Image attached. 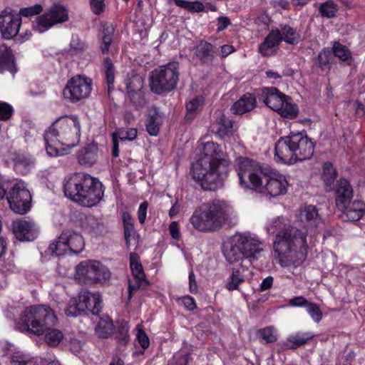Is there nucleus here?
Returning <instances> with one entry per match:
<instances>
[{
    "label": "nucleus",
    "mask_w": 365,
    "mask_h": 365,
    "mask_svg": "<svg viewBox=\"0 0 365 365\" xmlns=\"http://www.w3.org/2000/svg\"><path fill=\"white\" fill-rule=\"evenodd\" d=\"M267 230L270 234L276 232L273 249L275 259L282 267H298L302 264L307 255L306 232L284 224L280 217L273 219Z\"/></svg>",
    "instance_id": "nucleus-1"
},
{
    "label": "nucleus",
    "mask_w": 365,
    "mask_h": 365,
    "mask_svg": "<svg viewBox=\"0 0 365 365\" xmlns=\"http://www.w3.org/2000/svg\"><path fill=\"white\" fill-rule=\"evenodd\" d=\"M236 171L240 184L244 187L266 192L272 197L283 195L287 191V182L284 175L279 173L270 175L268 168L262 167L253 159L238 158L236 160Z\"/></svg>",
    "instance_id": "nucleus-2"
},
{
    "label": "nucleus",
    "mask_w": 365,
    "mask_h": 365,
    "mask_svg": "<svg viewBox=\"0 0 365 365\" xmlns=\"http://www.w3.org/2000/svg\"><path fill=\"white\" fill-rule=\"evenodd\" d=\"M227 165L220 145L208 141L203 145L202 156L192 166V178L203 190H215L223 185Z\"/></svg>",
    "instance_id": "nucleus-3"
},
{
    "label": "nucleus",
    "mask_w": 365,
    "mask_h": 365,
    "mask_svg": "<svg viewBox=\"0 0 365 365\" xmlns=\"http://www.w3.org/2000/svg\"><path fill=\"white\" fill-rule=\"evenodd\" d=\"M57 322L53 311L48 306L40 304L25 309L21 315L16 328L21 332L37 336L45 335V341L50 346H57L63 339L61 331L52 329Z\"/></svg>",
    "instance_id": "nucleus-4"
},
{
    "label": "nucleus",
    "mask_w": 365,
    "mask_h": 365,
    "mask_svg": "<svg viewBox=\"0 0 365 365\" xmlns=\"http://www.w3.org/2000/svg\"><path fill=\"white\" fill-rule=\"evenodd\" d=\"M81 124L76 115L58 118L45 132L46 150L51 157L64 155L80 141Z\"/></svg>",
    "instance_id": "nucleus-5"
},
{
    "label": "nucleus",
    "mask_w": 365,
    "mask_h": 365,
    "mask_svg": "<svg viewBox=\"0 0 365 365\" xmlns=\"http://www.w3.org/2000/svg\"><path fill=\"white\" fill-rule=\"evenodd\" d=\"M63 192L72 201L90 207L102 200L104 188L98 179L84 173H76L65 178Z\"/></svg>",
    "instance_id": "nucleus-6"
},
{
    "label": "nucleus",
    "mask_w": 365,
    "mask_h": 365,
    "mask_svg": "<svg viewBox=\"0 0 365 365\" xmlns=\"http://www.w3.org/2000/svg\"><path fill=\"white\" fill-rule=\"evenodd\" d=\"M230 217L229 205L222 200H215L197 208L190 219L195 229L200 232L219 230Z\"/></svg>",
    "instance_id": "nucleus-7"
},
{
    "label": "nucleus",
    "mask_w": 365,
    "mask_h": 365,
    "mask_svg": "<svg viewBox=\"0 0 365 365\" xmlns=\"http://www.w3.org/2000/svg\"><path fill=\"white\" fill-rule=\"evenodd\" d=\"M264 251V245L257 236L248 232H237L231 238L230 245L224 251L229 263H234L243 258L256 260Z\"/></svg>",
    "instance_id": "nucleus-8"
},
{
    "label": "nucleus",
    "mask_w": 365,
    "mask_h": 365,
    "mask_svg": "<svg viewBox=\"0 0 365 365\" xmlns=\"http://www.w3.org/2000/svg\"><path fill=\"white\" fill-rule=\"evenodd\" d=\"M353 189L345 179H340L336 187V205L342 212L341 218L344 221L356 222L364 215L365 204L361 200H354Z\"/></svg>",
    "instance_id": "nucleus-9"
},
{
    "label": "nucleus",
    "mask_w": 365,
    "mask_h": 365,
    "mask_svg": "<svg viewBox=\"0 0 365 365\" xmlns=\"http://www.w3.org/2000/svg\"><path fill=\"white\" fill-rule=\"evenodd\" d=\"M179 80V63L170 62L155 68L150 75V90L160 95L174 89Z\"/></svg>",
    "instance_id": "nucleus-10"
},
{
    "label": "nucleus",
    "mask_w": 365,
    "mask_h": 365,
    "mask_svg": "<svg viewBox=\"0 0 365 365\" xmlns=\"http://www.w3.org/2000/svg\"><path fill=\"white\" fill-rule=\"evenodd\" d=\"M259 99L284 118L294 119L298 115V108L292 103V98L275 87L263 88L259 94Z\"/></svg>",
    "instance_id": "nucleus-11"
},
{
    "label": "nucleus",
    "mask_w": 365,
    "mask_h": 365,
    "mask_svg": "<svg viewBox=\"0 0 365 365\" xmlns=\"http://www.w3.org/2000/svg\"><path fill=\"white\" fill-rule=\"evenodd\" d=\"M68 20V11L60 4H53L46 12L38 16L34 23V29L38 33H43L53 26Z\"/></svg>",
    "instance_id": "nucleus-12"
},
{
    "label": "nucleus",
    "mask_w": 365,
    "mask_h": 365,
    "mask_svg": "<svg viewBox=\"0 0 365 365\" xmlns=\"http://www.w3.org/2000/svg\"><path fill=\"white\" fill-rule=\"evenodd\" d=\"M10 208L16 213L24 215L30 210L31 194L24 181L16 182L7 196Z\"/></svg>",
    "instance_id": "nucleus-13"
},
{
    "label": "nucleus",
    "mask_w": 365,
    "mask_h": 365,
    "mask_svg": "<svg viewBox=\"0 0 365 365\" xmlns=\"http://www.w3.org/2000/svg\"><path fill=\"white\" fill-rule=\"evenodd\" d=\"M92 91V80L81 75H76L68 81L63 94L66 99L76 103L88 98Z\"/></svg>",
    "instance_id": "nucleus-14"
},
{
    "label": "nucleus",
    "mask_w": 365,
    "mask_h": 365,
    "mask_svg": "<svg viewBox=\"0 0 365 365\" xmlns=\"http://www.w3.org/2000/svg\"><path fill=\"white\" fill-rule=\"evenodd\" d=\"M130 267L133 277L128 282V299L132 297L133 292L142 288H146L149 282L145 277L142 264L138 255L135 252L130 254Z\"/></svg>",
    "instance_id": "nucleus-15"
},
{
    "label": "nucleus",
    "mask_w": 365,
    "mask_h": 365,
    "mask_svg": "<svg viewBox=\"0 0 365 365\" xmlns=\"http://www.w3.org/2000/svg\"><path fill=\"white\" fill-rule=\"evenodd\" d=\"M21 18L16 11L6 9L0 14V29L6 39H11L19 33Z\"/></svg>",
    "instance_id": "nucleus-16"
},
{
    "label": "nucleus",
    "mask_w": 365,
    "mask_h": 365,
    "mask_svg": "<svg viewBox=\"0 0 365 365\" xmlns=\"http://www.w3.org/2000/svg\"><path fill=\"white\" fill-rule=\"evenodd\" d=\"M291 137L296 163L310 159L314 150L312 140L301 133L292 134Z\"/></svg>",
    "instance_id": "nucleus-17"
},
{
    "label": "nucleus",
    "mask_w": 365,
    "mask_h": 365,
    "mask_svg": "<svg viewBox=\"0 0 365 365\" xmlns=\"http://www.w3.org/2000/svg\"><path fill=\"white\" fill-rule=\"evenodd\" d=\"M274 159L284 164L296 163L291 135L281 137L275 143Z\"/></svg>",
    "instance_id": "nucleus-18"
},
{
    "label": "nucleus",
    "mask_w": 365,
    "mask_h": 365,
    "mask_svg": "<svg viewBox=\"0 0 365 365\" xmlns=\"http://www.w3.org/2000/svg\"><path fill=\"white\" fill-rule=\"evenodd\" d=\"M15 237L20 241H32L38 234L36 225L32 220H20L13 222Z\"/></svg>",
    "instance_id": "nucleus-19"
},
{
    "label": "nucleus",
    "mask_w": 365,
    "mask_h": 365,
    "mask_svg": "<svg viewBox=\"0 0 365 365\" xmlns=\"http://www.w3.org/2000/svg\"><path fill=\"white\" fill-rule=\"evenodd\" d=\"M98 261L85 260L81 262L76 268V279L81 284H95L94 272L98 269Z\"/></svg>",
    "instance_id": "nucleus-20"
},
{
    "label": "nucleus",
    "mask_w": 365,
    "mask_h": 365,
    "mask_svg": "<svg viewBox=\"0 0 365 365\" xmlns=\"http://www.w3.org/2000/svg\"><path fill=\"white\" fill-rule=\"evenodd\" d=\"M299 221L307 228L317 227L321 222L318 210L314 205H306L302 207L297 216Z\"/></svg>",
    "instance_id": "nucleus-21"
},
{
    "label": "nucleus",
    "mask_w": 365,
    "mask_h": 365,
    "mask_svg": "<svg viewBox=\"0 0 365 365\" xmlns=\"http://www.w3.org/2000/svg\"><path fill=\"white\" fill-rule=\"evenodd\" d=\"M61 239L66 242L68 251L74 254L81 252L84 248V240L79 233L66 230L61 233Z\"/></svg>",
    "instance_id": "nucleus-22"
},
{
    "label": "nucleus",
    "mask_w": 365,
    "mask_h": 365,
    "mask_svg": "<svg viewBox=\"0 0 365 365\" xmlns=\"http://www.w3.org/2000/svg\"><path fill=\"white\" fill-rule=\"evenodd\" d=\"M122 219L127 247L130 248L132 245H137L138 243V235L136 233L132 216L128 212H124L122 215Z\"/></svg>",
    "instance_id": "nucleus-23"
},
{
    "label": "nucleus",
    "mask_w": 365,
    "mask_h": 365,
    "mask_svg": "<svg viewBox=\"0 0 365 365\" xmlns=\"http://www.w3.org/2000/svg\"><path fill=\"white\" fill-rule=\"evenodd\" d=\"M257 101L254 94L247 93L240 98L232 106L234 114L242 115L251 111L256 107Z\"/></svg>",
    "instance_id": "nucleus-24"
},
{
    "label": "nucleus",
    "mask_w": 365,
    "mask_h": 365,
    "mask_svg": "<svg viewBox=\"0 0 365 365\" xmlns=\"http://www.w3.org/2000/svg\"><path fill=\"white\" fill-rule=\"evenodd\" d=\"M195 54L202 63L211 64L215 57V47L210 43L201 40L195 47Z\"/></svg>",
    "instance_id": "nucleus-25"
},
{
    "label": "nucleus",
    "mask_w": 365,
    "mask_h": 365,
    "mask_svg": "<svg viewBox=\"0 0 365 365\" xmlns=\"http://www.w3.org/2000/svg\"><path fill=\"white\" fill-rule=\"evenodd\" d=\"M215 134L220 138L231 137L235 131L233 121L224 114H220L215 124Z\"/></svg>",
    "instance_id": "nucleus-26"
},
{
    "label": "nucleus",
    "mask_w": 365,
    "mask_h": 365,
    "mask_svg": "<svg viewBox=\"0 0 365 365\" xmlns=\"http://www.w3.org/2000/svg\"><path fill=\"white\" fill-rule=\"evenodd\" d=\"M314 337L311 332H297L287 339L282 344V349H295L305 344Z\"/></svg>",
    "instance_id": "nucleus-27"
},
{
    "label": "nucleus",
    "mask_w": 365,
    "mask_h": 365,
    "mask_svg": "<svg viewBox=\"0 0 365 365\" xmlns=\"http://www.w3.org/2000/svg\"><path fill=\"white\" fill-rule=\"evenodd\" d=\"M281 31L279 29H272L259 46V52L263 56L269 54V49L278 46L282 42Z\"/></svg>",
    "instance_id": "nucleus-28"
},
{
    "label": "nucleus",
    "mask_w": 365,
    "mask_h": 365,
    "mask_svg": "<svg viewBox=\"0 0 365 365\" xmlns=\"http://www.w3.org/2000/svg\"><path fill=\"white\" fill-rule=\"evenodd\" d=\"M77 158L78 163L85 167L93 165L98 160V148L92 145L81 149Z\"/></svg>",
    "instance_id": "nucleus-29"
},
{
    "label": "nucleus",
    "mask_w": 365,
    "mask_h": 365,
    "mask_svg": "<svg viewBox=\"0 0 365 365\" xmlns=\"http://www.w3.org/2000/svg\"><path fill=\"white\" fill-rule=\"evenodd\" d=\"M0 69L2 71L6 70L11 73L16 71L12 51L5 44L0 46Z\"/></svg>",
    "instance_id": "nucleus-30"
},
{
    "label": "nucleus",
    "mask_w": 365,
    "mask_h": 365,
    "mask_svg": "<svg viewBox=\"0 0 365 365\" xmlns=\"http://www.w3.org/2000/svg\"><path fill=\"white\" fill-rule=\"evenodd\" d=\"M100 299V294L98 292L91 293L89 292H86L81 294L78 299H74V302L77 306V309L81 313L85 312L88 309V305H86V302H89V300L94 302L95 304H98V302Z\"/></svg>",
    "instance_id": "nucleus-31"
},
{
    "label": "nucleus",
    "mask_w": 365,
    "mask_h": 365,
    "mask_svg": "<svg viewBox=\"0 0 365 365\" xmlns=\"http://www.w3.org/2000/svg\"><path fill=\"white\" fill-rule=\"evenodd\" d=\"M113 322L108 316L102 317L95 328L96 334L101 338L108 337L113 332Z\"/></svg>",
    "instance_id": "nucleus-32"
},
{
    "label": "nucleus",
    "mask_w": 365,
    "mask_h": 365,
    "mask_svg": "<svg viewBox=\"0 0 365 365\" xmlns=\"http://www.w3.org/2000/svg\"><path fill=\"white\" fill-rule=\"evenodd\" d=\"M279 31H281L282 41L290 45L297 44L299 42L300 35L296 29L289 25H280Z\"/></svg>",
    "instance_id": "nucleus-33"
},
{
    "label": "nucleus",
    "mask_w": 365,
    "mask_h": 365,
    "mask_svg": "<svg viewBox=\"0 0 365 365\" xmlns=\"http://www.w3.org/2000/svg\"><path fill=\"white\" fill-rule=\"evenodd\" d=\"M129 326L128 322L122 320L117 322L115 332L118 346H125L130 341Z\"/></svg>",
    "instance_id": "nucleus-34"
},
{
    "label": "nucleus",
    "mask_w": 365,
    "mask_h": 365,
    "mask_svg": "<svg viewBox=\"0 0 365 365\" xmlns=\"http://www.w3.org/2000/svg\"><path fill=\"white\" fill-rule=\"evenodd\" d=\"M113 34L114 28L112 26L103 27V35L100 38V49L102 53H107L108 52L110 46L113 42Z\"/></svg>",
    "instance_id": "nucleus-35"
},
{
    "label": "nucleus",
    "mask_w": 365,
    "mask_h": 365,
    "mask_svg": "<svg viewBox=\"0 0 365 365\" xmlns=\"http://www.w3.org/2000/svg\"><path fill=\"white\" fill-rule=\"evenodd\" d=\"M337 173L334 168L333 165L329 162L325 163L323 165V180L327 185V191H330L332 187L331 185L334 184Z\"/></svg>",
    "instance_id": "nucleus-36"
},
{
    "label": "nucleus",
    "mask_w": 365,
    "mask_h": 365,
    "mask_svg": "<svg viewBox=\"0 0 365 365\" xmlns=\"http://www.w3.org/2000/svg\"><path fill=\"white\" fill-rule=\"evenodd\" d=\"M332 54L339 58L342 61H346L348 64L351 63L352 56L349 49L344 45L339 42H334L331 49Z\"/></svg>",
    "instance_id": "nucleus-37"
},
{
    "label": "nucleus",
    "mask_w": 365,
    "mask_h": 365,
    "mask_svg": "<svg viewBox=\"0 0 365 365\" xmlns=\"http://www.w3.org/2000/svg\"><path fill=\"white\" fill-rule=\"evenodd\" d=\"M83 226L85 229L95 233H101L104 230V225L95 216L91 215L85 217Z\"/></svg>",
    "instance_id": "nucleus-38"
},
{
    "label": "nucleus",
    "mask_w": 365,
    "mask_h": 365,
    "mask_svg": "<svg viewBox=\"0 0 365 365\" xmlns=\"http://www.w3.org/2000/svg\"><path fill=\"white\" fill-rule=\"evenodd\" d=\"M10 363L11 365H37L33 358L21 351L14 352L11 355Z\"/></svg>",
    "instance_id": "nucleus-39"
},
{
    "label": "nucleus",
    "mask_w": 365,
    "mask_h": 365,
    "mask_svg": "<svg viewBox=\"0 0 365 365\" xmlns=\"http://www.w3.org/2000/svg\"><path fill=\"white\" fill-rule=\"evenodd\" d=\"M33 165V161L29 157L19 155L14 159V169L16 172L26 174Z\"/></svg>",
    "instance_id": "nucleus-40"
},
{
    "label": "nucleus",
    "mask_w": 365,
    "mask_h": 365,
    "mask_svg": "<svg viewBox=\"0 0 365 365\" xmlns=\"http://www.w3.org/2000/svg\"><path fill=\"white\" fill-rule=\"evenodd\" d=\"M175 4L187 11L195 13L205 11V6L200 1H187L184 0H174Z\"/></svg>",
    "instance_id": "nucleus-41"
},
{
    "label": "nucleus",
    "mask_w": 365,
    "mask_h": 365,
    "mask_svg": "<svg viewBox=\"0 0 365 365\" xmlns=\"http://www.w3.org/2000/svg\"><path fill=\"white\" fill-rule=\"evenodd\" d=\"M259 338L263 343L269 344L275 342L277 340V334L276 330L272 327H267L258 331Z\"/></svg>",
    "instance_id": "nucleus-42"
},
{
    "label": "nucleus",
    "mask_w": 365,
    "mask_h": 365,
    "mask_svg": "<svg viewBox=\"0 0 365 365\" xmlns=\"http://www.w3.org/2000/svg\"><path fill=\"white\" fill-rule=\"evenodd\" d=\"M104 75L108 90L113 85L115 81L114 66L111 59L108 57L106 58L103 61Z\"/></svg>",
    "instance_id": "nucleus-43"
},
{
    "label": "nucleus",
    "mask_w": 365,
    "mask_h": 365,
    "mask_svg": "<svg viewBox=\"0 0 365 365\" xmlns=\"http://www.w3.org/2000/svg\"><path fill=\"white\" fill-rule=\"evenodd\" d=\"M98 269L95 271V284H105L108 282L110 278V272L109 269L98 261Z\"/></svg>",
    "instance_id": "nucleus-44"
},
{
    "label": "nucleus",
    "mask_w": 365,
    "mask_h": 365,
    "mask_svg": "<svg viewBox=\"0 0 365 365\" xmlns=\"http://www.w3.org/2000/svg\"><path fill=\"white\" fill-rule=\"evenodd\" d=\"M244 281V276L239 269L233 268L232 275L226 284L228 290L232 291L238 288V285Z\"/></svg>",
    "instance_id": "nucleus-45"
},
{
    "label": "nucleus",
    "mask_w": 365,
    "mask_h": 365,
    "mask_svg": "<svg viewBox=\"0 0 365 365\" xmlns=\"http://www.w3.org/2000/svg\"><path fill=\"white\" fill-rule=\"evenodd\" d=\"M62 241L60 235L56 242H53L49 245L48 252L51 255L59 257L67 252L68 249L66 243Z\"/></svg>",
    "instance_id": "nucleus-46"
},
{
    "label": "nucleus",
    "mask_w": 365,
    "mask_h": 365,
    "mask_svg": "<svg viewBox=\"0 0 365 365\" xmlns=\"http://www.w3.org/2000/svg\"><path fill=\"white\" fill-rule=\"evenodd\" d=\"M337 11V5L331 1L321 4L319 7L320 14L327 18L334 17Z\"/></svg>",
    "instance_id": "nucleus-47"
},
{
    "label": "nucleus",
    "mask_w": 365,
    "mask_h": 365,
    "mask_svg": "<svg viewBox=\"0 0 365 365\" xmlns=\"http://www.w3.org/2000/svg\"><path fill=\"white\" fill-rule=\"evenodd\" d=\"M143 87V79L139 75H133L126 80L128 93L141 91Z\"/></svg>",
    "instance_id": "nucleus-48"
},
{
    "label": "nucleus",
    "mask_w": 365,
    "mask_h": 365,
    "mask_svg": "<svg viewBox=\"0 0 365 365\" xmlns=\"http://www.w3.org/2000/svg\"><path fill=\"white\" fill-rule=\"evenodd\" d=\"M115 135H116L120 140H128L133 141L137 138V129L130 128L128 129H117L115 132Z\"/></svg>",
    "instance_id": "nucleus-49"
},
{
    "label": "nucleus",
    "mask_w": 365,
    "mask_h": 365,
    "mask_svg": "<svg viewBox=\"0 0 365 365\" xmlns=\"http://www.w3.org/2000/svg\"><path fill=\"white\" fill-rule=\"evenodd\" d=\"M332 60V51L329 48H324L318 55L317 65L321 68L324 69L326 66L329 65Z\"/></svg>",
    "instance_id": "nucleus-50"
},
{
    "label": "nucleus",
    "mask_w": 365,
    "mask_h": 365,
    "mask_svg": "<svg viewBox=\"0 0 365 365\" xmlns=\"http://www.w3.org/2000/svg\"><path fill=\"white\" fill-rule=\"evenodd\" d=\"M204 104V98L202 96H198L189 101L186 103V109L188 115L192 114L196 111L200 110Z\"/></svg>",
    "instance_id": "nucleus-51"
},
{
    "label": "nucleus",
    "mask_w": 365,
    "mask_h": 365,
    "mask_svg": "<svg viewBox=\"0 0 365 365\" xmlns=\"http://www.w3.org/2000/svg\"><path fill=\"white\" fill-rule=\"evenodd\" d=\"M146 129L150 135L155 136L160 130V123L156 115H150L146 120Z\"/></svg>",
    "instance_id": "nucleus-52"
},
{
    "label": "nucleus",
    "mask_w": 365,
    "mask_h": 365,
    "mask_svg": "<svg viewBox=\"0 0 365 365\" xmlns=\"http://www.w3.org/2000/svg\"><path fill=\"white\" fill-rule=\"evenodd\" d=\"M42 11L43 6L39 4H36L29 7L21 8L17 14L20 16L30 17L39 14Z\"/></svg>",
    "instance_id": "nucleus-53"
},
{
    "label": "nucleus",
    "mask_w": 365,
    "mask_h": 365,
    "mask_svg": "<svg viewBox=\"0 0 365 365\" xmlns=\"http://www.w3.org/2000/svg\"><path fill=\"white\" fill-rule=\"evenodd\" d=\"M307 312L315 322L318 323L322 320V312L317 304L309 302L307 306Z\"/></svg>",
    "instance_id": "nucleus-54"
},
{
    "label": "nucleus",
    "mask_w": 365,
    "mask_h": 365,
    "mask_svg": "<svg viewBox=\"0 0 365 365\" xmlns=\"http://www.w3.org/2000/svg\"><path fill=\"white\" fill-rule=\"evenodd\" d=\"M135 330L137 331L136 339L143 349L145 350L150 345L149 338L140 325H137Z\"/></svg>",
    "instance_id": "nucleus-55"
},
{
    "label": "nucleus",
    "mask_w": 365,
    "mask_h": 365,
    "mask_svg": "<svg viewBox=\"0 0 365 365\" xmlns=\"http://www.w3.org/2000/svg\"><path fill=\"white\" fill-rule=\"evenodd\" d=\"M13 113V108L5 102H0V120H7Z\"/></svg>",
    "instance_id": "nucleus-56"
},
{
    "label": "nucleus",
    "mask_w": 365,
    "mask_h": 365,
    "mask_svg": "<svg viewBox=\"0 0 365 365\" xmlns=\"http://www.w3.org/2000/svg\"><path fill=\"white\" fill-rule=\"evenodd\" d=\"M130 101L136 107H140L145 104V101L141 91H137L135 92L128 93Z\"/></svg>",
    "instance_id": "nucleus-57"
},
{
    "label": "nucleus",
    "mask_w": 365,
    "mask_h": 365,
    "mask_svg": "<svg viewBox=\"0 0 365 365\" xmlns=\"http://www.w3.org/2000/svg\"><path fill=\"white\" fill-rule=\"evenodd\" d=\"M90 6L92 11L95 14L99 15L104 11V0H90Z\"/></svg>",
    "instance_id": "nucleus-58"
},
{
    "label": "nucleus",
    "mask_w": 365,
    "mask_h": 365,
    "mask_svg": "<svg viewBox=\"0 0 365 365\" xmlns=\"http://www.w3.org/2000/svg\"><path fill=\"white\" fill-rule=\"evenodd\" d=\"M148 207V202L147 201L143 202L138 210V219L140 224H143L145 221L147 216V210Z\"/></svg>",
    "instance_id": "nucleus-59"
},
{
    "label": "nucleus",
    "mask_w": 365,
    "mask_h": 365,
    "mask_svg": "<svg viewBox=\"0 0 365 365\" xmlns=\"http://www.w3.org/2000/svg\"><path fill=\"white\" fill-rule=\"evenodd\" d=\"M309 303L302 296L294 297L289 301V305L292 307H307Z\"/></svg>",
    "instance_id": "nucleus-60"
},
{
    "label": "nucleus",
    "mask_w": 365,
    "mask_h": 365,
    "mask_svg": "<svg viewBox=\"0 0 365 365\" xmlns=\"http://www.w3.org/2000/svg\"><path fill=\"white\" fill-rule=\"evenodd\" d=\"M101 303H102V299L101 295L100 294V299L99 302H98V304H95L94 302L89 300V302H86V305H88V312H90L93 314H98L101 309Z\"/></svg>",
    "instance_id": "nucleus-61"
},
{
    "label": "nucleus",
    "mask_w": 365,
    "mask_h": 365,
    "mask_svg": "<svg viewBox=\"0 0 365 365\" xmlns=\"http://www.w3.org/2000/svg\"><path fill=\"white\" fill-rule=\"evenodd\" d=\"M83 344L77 339H72L70 341V349L74 354H78L83 349Z\"/></svg>",
    "instance_id": "nucleus-62"
},
{
    "label": "nucleus",
    "mask_w": 365,
    "mask_h": 365,
    "mask_svg": "<svg viewBox=\"0 0 365 365\" xmlns=\"http://www.w3.org/2000/svg\"><path fill=\"white\" fill-rule=\"evenodd\" d=\"M181 301L186 309L189 311H192L197 307L195 299L190 296L182 297Z\"/></svg>",
    "instance_id": "nucleus-63"
},
{
    "label": "nucleus",
    "mask_w": 365,
    "mask_h": 365,
    "mask_svg": "<svg viewBox=\"0 0 365 365\" xmlns=\"http://www.w3.org/2000/svg\"><path fill=\"white\" fill-rule=\"evenodd\" d=\"M169 232L171 237L175 240H179L180 237V230L177 222L173 221L169 225Z\"/></svg>",
    "instance_id": "nucleus-64"
}]
</instances>
